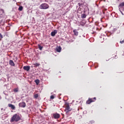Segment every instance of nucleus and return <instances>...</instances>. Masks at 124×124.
Returning a JSON list of instances; mask_svg holds the SVG:
<instances>
[{"instance_id":"obj_1","label":"nucleus","mask_w":124,"mask_h":124,"mask_svg":"<svg viewBox=\"0 0 124 124\" xmlns=\"http://www.w3.org/2000/svg\"><path fill=\"white\" fill-rule=\"evenodd\" d=\"M21 120V117L17 114H16L13 115L11 118V122L13 123V122H19Z\"/></svg>"},{"instance_id":"obj_2","label":"nucleus","mask_w":124,"mask_h":124,"mask_svg":"<svg viewBox=\"0 0 124 124\" xmlns=\"http://www.w3.org/2000/svg\"><path fill=\"white\" fill-rule=\"evenodd\" d=\"M71 110H72V108L69 107V104L68 103H65L64 112H65L66 115H69V113Z\"/></svg>"},{"instance_id":"obj_3","label":"nucleus","mask_w":124,"mask_h":124,"mask_svg":"<svg viewBox=\"0 0 124 124\" xmlns=\"http://www.w3.org/2000/svg\"><path fill=\"white\" fill-rule=\"evenodd\" d=\"M39 8L40 9H48L49 8V5L46 3H42L40 5Z\"/></svg>"},{"instance_id":"obj_4","label":"nucleus","mask_w":124,"mask_h":124,"mask_svg":"<svg viewBox=\"0 0 124 124\" xmlns=\"http://www.w3.org/2000/svg\"><path fill=\"white\" fill-rule=\"evenodd\" d=\"M96 100V97H94L92 98H89L88 100L86 101L87 104H91L92 102H94Z\"/></svg>"},{"instance_id":"obj_5","label":"nucleus","mask_w":124,"mask_h":124,"mask_svg":"<svg viewBox=\"0 0 124 124\" xmlns=\"http://www.w3.org/2000/svg\"><path fill=\"white\" fill-rule=\"evenodd\" d=\"M52 117L54 118V119H60V118H61V115L59 113H53V116H52Z\"/></svg>"},{"instance_id":"obj_6","label":"nucleus","mask_w":124,"mask_h":124,"mask_svg":"<svg viewBox=\"0 0 124 124\" xmlns=\"http://www.w3.org/2000/svg\"><path fill=\"white\" fill-rule=\"evenodd\" d=\"M119 9H122V10L124 11V2L121 3L119 5Z\"/></svg>"},{"instance_id":"obj_7","label":"nucleus","mask_w":124,"mask_h":124,"mask_svg":"<svg viewBox=\"0 0 124 124\" xmlns=\"http://www.w3.org/2000/svg\"><path fill=\"white\" fill-rule=\"evenodd\" d=\"M19 107L21 108H25L26 107V103L25 102H21L19 104Z\"/></svg>"},{"instance_id":"obj_8","label":"nucleus","mask_w":124,"mask_h":124,"mask_svg":"<svg viewBox=\"0 0 124 124\" xmlns=\"http://www.w3.org/2000/svg\"><path fill=\"white\" fill-rule=\"evenodd\" d=\"M24 70H26V71H29L31 69V66H24L23 67Z\"/></svg>"},{"instance_id":"obj_9","label":"nucleus","mask_w":124,"mask_h":124,"mask_svg":"<svg viewBox=\"0 0 124 124\" xmlns=\"http://www.w3.org/2000/svg\"><path fill=\"white\" fill-rule=\"evenodd\" d=\"M58 32L57 30H54L53 31L51 32V36H55L56 34Z\"/></svg>"},{"instance_id":"obj_10","label":"nucleus","mask_w":124,"mask_h":124,"mask_svg":"<svg viewBox=\"0 0 124 124\" xmlns=\"http://www.w3.org/2000/svg\"><path fill=\"white\" fill-rule=\"evenodd\" d=\"M9 64L12 66H15V63H14V62L12 60L9 61Z\"/></svg>"},{"instance_id":"obj_11","label":"nucleus","mask_w":124,"mask_h":124,"mask_svg":"<svg viewBox=\"0 0 124 124\" xmlns=\"http://www.w3.org/2000/svg\"><path fill=\"white\" fill-rule=\"evenodd\" d=\"M8 107H11V109H12V110H14V109H15V106L14 105H12L11 104H9Z\"/></svg>"},{"instance_id":"obj_12","label":"nucleus","mask_w":124,"mask_h":124,"mask_svg":"<svg viewBox=\"0 0 124 124\" xmlns=\"http://www.w3.org/2000/svg\"><path fill=\"white\" fill-rule=\"evenodd\" d=\"M73 32H74V35H78V31H77V30H73Z\"/></svg>"},{"instance_id":"obj_13","label":"nucleus","mask_w":124,"mask_h":124,"mask_svg":"<svg viewBox=\"0 0 124 124\" xmlns=\"http://www.w3.org/2000/svg\"><path fill=\"white\" fill-rule=\"evenodd\" d=\"M57 52H60L62 51V47L61 46H59L56 48Z\"/></svg>"},{"instance_id":"obj_14","label":"nucleus","mask_w":124,"mask_h":124,"mask_svg":"<svg viewBox=\"0 0 124 124\" xmlns=\"http://www.w3.org/2000/svg\"><path fill=\"white\" fill-rule=\"evenodd\" d=\"M86 14H82L81 16V18H82V19H85V18H86Z\"/></svg>"},{"instance_id":"obj_15","label":"nucleus","mask_w":124,"mask_h":124,"mask_svg":"<svg viewBox=\"0 0 124 124\" xmlns=\"http://www.w3.org/2000/svg\"><path fill=\"white\" fill-rule=\"evenodd\" d=\"M33 65H34V67H37V66H39V65H40V64L39 63H35Z\"/></svg>"},{"instance_id":"obj_16","label":"nucleus","mask_w":124,"mask_h":124,"mask_svg":"<svg viewBox=\"0 0 124 124\" xmlns=\"http://www.w3.org/2000/svg\"><path fill=\"white\" fill-rule=\"evenodd\" d=\"M33 97L34 98H35V99H37V98H38V94H35L33 95Z\"/></svg>"},{"instance_id":"obj_17","label":"nucleus","mask_w":124,"mask_h":124,"mask_svg":"<svg viewBox=\"0 0 124 124\" xmlns=\"http://www.w3.org/2000/svg\"><path fill=\"white\" fill-rule=\"evenodd\" d=\"M38 47L39 50H42V49L43 48V46H40V45H38Z\"/></svg>"},{"instance_id":"obj_18","label":"nucleus","mask_w":124,"mask_h":124,"mask_svg":"<svg viewBox=\"0 0 124 124\" xmlns=\"http://www.w3.org/2000/svg\"><path fill=\"white\" fill-rule=\"evenodd\" d=\"M34 82L36 83V85H38V84H39V80L38 79H35Z\"/></svg>"},{"instance_id":"obj_19","label":"nucleus","mask_w":124,"mask_h":124,"mask_svg":"<svg viewBox=\"0 0 124 124\" xmlns=\"http://www.w3.org/2000/svg\"><path fill=\"white\" fill-rule=\"evenodd\" d=\"M18 10L19 11H22V10H23V6H19V7L18 8Z\"/></svg>"},{"instance_id":"obj_20","label":"nucleus","mask_w":124,"mask_h":124,"mask_svg":"<svg viewBox=\"0 0 124 124\" xmlns=\"http://www.w3.org/2000/svg\"><path fill=\"white\" fill-rule=\"evenodd\" d=\"M18 91H19V89L18 88H15L14 89V91L15 93H17V92H18Z\"/></svg>"},{"instance_id":"obj_21","label":"nucleus","mask_w":124,"mask_h":124,"mask_svg":"<svg viewBox=\"0 0 124 124\" xmlns=\"http://www.w3.org/2000/svg\"><path fill=\"white\" fill-rule=\"evenodd\" d=\"M55 98V97H54V95H52L50 96V99H54Z\"/></svg>"},{"instance_id":"obj_22","label":"nucleus","mask_w":124,"mask_h":124,"mask_svg":"<svg viewBox=\"0 0 124 124\" xmlns=\"http://www.w3.org/2000/svg\"><path fill=\"white\" fill-rule=\"evenodd\" d=\"M90 124H94V121H91L90 122Z\"/></svg>"},{"instance_id":"obj_23","label":"nucleus","mask_w":124,"mask_h":124,"mask_svg":"<svg viewBox=\"0 0 124 124\" xmlns=\"http://www.w3.org/2000/svg\"><path fill=\"white\" fill-rule=\"evenodd\" d=\"M0 38H1V39L3 38V36H2L1 33H0Z\"/></svg>"},{"instance_id":"obj_24","label":"nucleus","mask_w":124,"mask_h":124,"mask_svg":"<svg viewBox=\"0 0 124 124\" xmlns=\"http://www.w3.org/2000/svg\"><path fill=\"white\" fill-rule=\"evenodd\" d=\"M120 43H121V44H123V43H124V40L121 41Z\"/></svg>"},{"instance_id":"obj_25","label":"nucleus","mask_w":124,"mask_h":124,"mask_svg":"<svg viewBox=\"0 0 124 124\" xmlns=\"http://www.w3.org/2000/svg\"><path fill=\"white\" fill-rule=\"evenodd\" d=\"M2 17V14H0V18H1Z\"/></svg>"},{"instance_id":"obj_26","label":"nucleus","mask_w":124,"mask_h":124,"mask_svg":"<svg viewBox=\"0 0 124 124\" xmlns=\"http://www.w3.org/2000/svg\"><path fill=\"white\" fill-rule=\"evenodd\" d=\"M0 11H1V12H2V13H3V10L2 9L0 10Z\"/></svg>"},{"instance_id":"obj_27","label":"nucleus","mask_w":124,"mask_h":124,"mask_svg":"<svg viewBox=\"0 0 124 124\" xmlns=\"http://www.w3.org/2000/svg\"><path fill=\"white\" fill-rule=\"evenodd\" d=\"M121 13H122V15H124V14H123V12H121Z\"/></svg>"},{"instance_id":"obj_28","label":"nucleus","mask_w":124,"mask_h":124,"mask_svg":"<svg viewBox=\"0 0 124 124\" xmlns=\"http://www.w3.org/2000/svg\"><path fill=\"white\" fill-rule=\"evenodd\" d=\"M95 68H96V67H95Z\"/></svg>"}]
</instances>
